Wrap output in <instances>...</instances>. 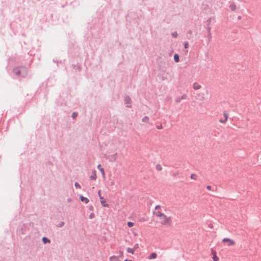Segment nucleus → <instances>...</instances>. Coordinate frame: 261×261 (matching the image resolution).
<instances>
[{
	"mask_svg": "<svg viewBox=\"0 0 261 261\" xmlns=\"http://www.w3.org/2000/svg\"><path fill=\"white\" fill-rule=\"evenodd\" d=\"M149 118L147 117V116H145L143 119H142V121L143 122H145L146 123H148L149 122Z\"/></svg>",
	"mask_w": 261,
	"mask_h": 261,
	"instance_id": "ddd939ff",
	"label": "nucleus"
},
{
	"mask_svg": "<svg viewBox=\"0 0 261 261\" xmlns=\"http://www.w3.org/2000/svg\"><path fill=\"white\" fill-rule=\"evenodd\" d=\"M172 36H173V37H176L177 36V33H176V32H174V33H173L172 34Z\"/></svg>",
	"mask_w": 261,
	"mask_h": 261,
	"instance_id": "b1692460",
	"label": "nucleus"
},
{
	"mask_svg": "<svg viewBox=\"0 0 261 261\" xmlns=\"http://www.w3.org/2000/svg\"><path fill=\"white\" fill-rule=\"evenodd\" d=\"M213 259L214 261H219V257L217 256L216 251L212 252Z\"/></svg>",
	"mask_w": 261,
	"mask_h": 261,
	"instance_id": "6e6552de",
	"label": "nucleus"
},
{
	"mask_svg": "<svg viewBox=\"0 0 261 261\" xmlns=\"http://www.w3.org/2000/svg\"><path fill=\"white\" fill-rule=\"evenodd\" d=\"M100 171L101 172V173L102 174V175L103 176V177H105V173L104 169L103 168H100Z\"/></svg>",
	"mask_w": 261,
	"mask_h": 261,
	"instance_id": "a211bd4d",
	"label": "nucleus"
},
{
	"mask_svg": "<svg viewBox=\"0 0 261 261\" xmlns=\"http://www.w3.org/2000/svg\"><path fill=\"white\" fill-rule=\"evenodd\" d=\"M110 261H118V258L117 256L113 255V256H112L110 257Z\"/></svg>",
	"mask_w": 261,
	"mask_h": 261,
	"instance_id": "9b49d317",
	"label": "nucleus"
},
{
	"mask_svg": "<svg viewBox=\"0 0 261 261\" xmlns=\"http://www.w3.org/2000/svg\"><path fill=\"white\" fill-rule=\"evenodd\" d=\"M196 177H197V176H196V175H195V174H192V175H191V178L192 179H195H195H196Z\"/></svg>",
	"mask_w": 261,
	"mask_h": 261,
	"instance_id": "6ab92c4d",
	"label": "nucleus"
},
{
	"mask_svg": "<svg viewBox=\"0 0 261 261\" xmlns=\"http://www.w3.org/2000/svg\"><path fill=\"white\" fill-rule=\"evenodd\" d=\"M193 88L195 90H197L201 88V85L197 83H194L193 85Z\"/></svg>",
	"mask_w": 261,
	"mask_h": 261,
	"instance_id": "0eeeda50",
	"label": "nucleus"
},
{
	"mask_svg": "<svg viewBox=\"0 0 261 261\" xmlns=\"http://www.w3.org/2000/svg\"><path fill=\"white\" fill-rule=\"evenodd\" d=\"M96 172L95 170H94L92 172V174L90 176V178L91 180H95L96 179Z\"/></svg>",
	"mask_w": 261,
	"mask_h": 261,
	"instance_id": "423d86ee",
	"label": "nucleus"
},
{
	"mask_svg": "<svg viewBox=\"0 0 261 261\" xmlns=\"http://www.w3.org/2000/svg\"><path fill=\"white\" fill-rule=\"evenodd\" d=\"M98 195H99V196L100 199H101V200H100V203H101V204H102L104 207H109V205L106 203V200L103 199V197L100 196V191H99V192H98Z\"/></svg>",
	"mask_w": 261,
	"mask_h": 261,
	"instance_id": "20e7f679",
	"label": "nucleus"
},
{
	"mask_svg": "<svg viewBox=\"0 0 261 261\" xmlns=\"http://www.w3.org/2000/svg\"><path fill=\"white\" fill-rule=\"evenodd\" d=\"M222 242L223 243H227V245L228 246H233L235 244V242H234V240H233L232 239H229V238H224V239H223L222 240Z\"/></svg>",
	"mask_w": 261,
	"mask_h": 261,
	"instance_id": "f03ea898",
	"label": "nucleus"
},
{
	"mask_svg": "<svg viewBox=\"0 0 261 261\" xmlns=\"http://www.w3.org/2000/svg\"><path fill=\"white\" fill-rule=\"evenodd\" d=\"M21 70H23V71H25V69L24 68H21Z\"/></svg>",
	"mask_w": 261,
	"mask_h": 261,
	"instance_id": "cd10ccee",
	"label": "nucleus"
},
{
	"mask_svg": "<svg viewBox=\"0 0 261 261\" xmlns=\"http://www.w3.org/2000/svg\"><path fill=\"white\" fill-rule=\"evenodd\" d=\"M210 188H211V187H210V186H208V187H207V189H210Z\"/></svg>",
	"mask_w": 261,
	"mask_h": 261,
	"instance_id": "c85d7f7f",
	"label": "nucleus"
},
{
	"mask_svg": "<svg viewBox=\"0 0 261 261\" xmlns=\"http://www.w3.org/2000/svg\"><path fill=\"white\" fill-rule=\"evenodd\" d=\"M97 168L100 170V168H102L101 167V165H98L97 166Z\"/></svg>",
	"mask_w": 261,
	"mask_h": 261,
	"instance_id": "bb28decb",
	"label": "nucleus"
},
{
	"mask_svg": "<svg viewBox=\"0 0 261 261\" xmlns=\"http://www.w3.org/2000/svg\"><path fill=\"white\" fill-rule=\"evenodd\" d=\"M156 257L157 254L155 252H152L148 256V259L149 260H151L155 259Z\"/></svg>",
	"mask_w": 261,
	"mask_h": 261,
	"instance_id": "39448f33",
	"label": "nucleus"
},
{
	"mask_svg": "<svg viewBox=\"0 0 261 261\" xmlns=\"http://www.w3.org/2000/svg\"><path fill=\"white\" fill-rule=\"evenodd\" d=\"M126 251L128 253H129L132 254H134L135 252V251L134 250V249H133V248L128 247L127 248Z\"/></svg>",
	"mask_w": 261,
	"mask_h": 261,
	"instance_id": "9d476101",
	"label": "nucleus"
},
{
	"mask_svg": "<svg viewBox=\"0 0 261 261\" xmlns=\"http://www.w3.org/2000/svg\"><path fill=\"white\" fill-rule=\"evenodd\" d=\"M174 59L176 62H178L179 61V58L177 54H175L174 56Z\"/></svg>",
	"mask_w": 261,
	"mask_h": 261,
	"instance_id": "f8f14e48",
	"label": "nucleus"
},
{
	"mask_svg": "<svg viewBox=\"0 0 261 261\" xmlns=\"http://www.w3.org/2000/svg\"><path fill=\"white\" fill-rule=\"evenodd\" d=\"M75 187L76 188H78V189H80L81 188L80 185L77 182H75Z\"/></svg>",
	"mask_w": 261,
	"mask_h": 261,
	"instance_id": "4be33fe9",
	"label": "nucleus"
},
{
	"mask_svg": "<svg viewBox=\"0 0 261 261\" xmlns=\"http://www.w3.org/2000/svg\"><path fill=\"white\" fill-rule=\"evenodd\" d=\"M80 199L82 202H85V203H88L89 202V199L82 195L80 196Z\"/></svg>",
	"mask_w": 261,
	"mask_h": 261,
	"instance_id": "1a4fd4ad",
	"label": "nucleus"
},
{
	"mask_svg": "<svg viewBox=\"0 0 261 261\" xmlns=\"http://www.w3.org/2000/svg\"><path fill=\"white\" fill-rule=\"evenodd\" d=\"M20 72H21L20 70H18V71H16V73L17 74H20Z\"/></svg>",
	"mask_w": 261,
	"mask_h": 261,
	"instance_id": "a878e982",
	"label": "nucleus"
},
{
	"mask_svg": "<svg viewBox=\"0 0 261 261\" xmlns=\"http://www.w3.org/2000/svg\"><path fill=\"white\" fill-rule=\"evenodd\" d=\"M125 100L127 103H130V99L129 98H126Z\"/></svg>",
	"mask_w": 261,
	"mask_h": 261,
	"instance_id": "5701e85b",
	"label": "nucleus"
},
{
	"mask_svg": "<svg viewBox=\"0 0 261 261\" xmlns=\"http://www.w3.org/2000/svg\"><path fill=\"white\" fill-rule=\"evenodd\" d=\"M124 261H132V260H125Z\"/></svg>",
	"mask_w": 261,
	"mask_h": 261,
	"instance_id": "c756f323",
	"label": "nucleus"
},
{
	"mask_svg": "<svg viewBox=\"0 0 261 261\" xmlns=\"http://www.w3.org/2000/svg\"><path fill=\"white\" fill-rule=\"evenodd\" d=\"M223 116H224V120L220 119L219 122L221 123H225L228 120V114L226 112H223Z\"/></svg>",
	"mask_w": 261,
	"mask_h": 261,
	"instance_id": "7ed1b4c3",
	"label": "nucleus"
},
{
	"mask_svg": "<svg viewBox=\"0 0 261 261\" xmlns=\"http://www.w3.org/2000/svg\"><path fill=\"white\" fill-rule=\"evenodd\" d=\"M139 248V245L138 244H136L134 247H133V249H134V250L136 251L137 249H138V248Z\"/></svg>",
	"mask_w": 261,
	"mask_h": 261,
	"instance_id": "f3484780",
	"label": "nucleus"
},
{
	"mask_svg": "<svg viewBox=\"0 0 261 261\" xmlns=\"http://www.w3.org/2000/svg\"><path fill=\"white\" fill-rule=\"evenodd\" d=\"M161 208L162 206L160 205H156L153 212L154 215L156 218L157 222L162 226L167 227H171L173 225L172 217L164 214Z\"/></svg>",
	"mask_w": 261,
	"mask_h": 261,
	"instance_id": "f257e3e1",
	"label": "nucleus"
},
{
	"mask_svg": "<svg viewBox=\"0 0 261 261\" xmlns=\"http://www.w3.org/2000/svg\"><path fill=\"white\" fill-rule=\"evenodd\" d=\"M127 225L129 227H132L133 226H134V223L132 222H128Z\"/></svg>",
	"mask_w": 261,
	"mask_h": 261,
	"instance_id": "dca6fc26",
	"label": "nucleus"
},
{
	"mask_svg": "<svg viewBox=\"0 0 261 261\" xmlns=\"http://www.w3.org/2000/svg\"><path fill=\"white\" fill-rule=\"evenodd\" d=\"M42 241H43V243L44 244H46V243H49L50 242V240H48V239H47L46 238H45V237L43 238Z\"/></svg>",
	"mask_w": 261,
	"mask_h": 261,
	"instance_id": "2eb2a0df",
	"label": "nucleus"
},
{
	"mask_svg": "<svg viewBox=\"0 0 261 261\" xmlns=\"http://www.w3.org/2000/svg\"><path fill=\"white\" fill-rule=\"evenodd\" d=\"M155 168L156 169L158 170V171H161L162 170V167L161 166V165L160 164H158L156 165V167H155Z\"/></svg>",
	"mask_w": 261,
	"mask_h": 261,
	"instance_id": "4468645a",
	"label": "nucleus"
},
{
	"mask_svg": "<svg viewBox=\"0 0 261 261\" xmlns=\"http://www.w3.org/2000/svg\"><path fill=\"white\" fill-rule=\"evenodd\" d=\"M95 217V215L93 214V213H91L90 215H89V218L90 219H92L93 218H94Z\"/></svg>",
	"mask_w": 261,
	"mask_h": 261,
	"instance_id": "412c9836",
	"label": "nucleus"
},
{
	"mask_svg": "<svg viewBox=\"0 0 261 261\" xmlns=\"http://www.w3.org/2000/svg\"><path fill=\"white\" fill-rule=\"evenodd\" d=\"M188 45H189V44H188V42H186V43H185V47L186 48H188Z\"/></svg>",
	"mask_w": 261,
	"mask_h": 261,
	"instance_id": "393cba45",
	"label": "nucleus"
},
{
	"mask_svg": "<svg viewBox=\"0 0 261 261\" xmlns=\"http://www.w3.org/2000/svg\"><path fill=\"white\" fill-rule=\"evenodd\" d=\"M77 115V114L75 112L72 113V117L73 118H75Z\"/></svg>",
	"mask_w": 261,
	"mask_h": 261,
	"instance_id": "aec40b11",
	"label": "nucleus"
}]
</instances>
